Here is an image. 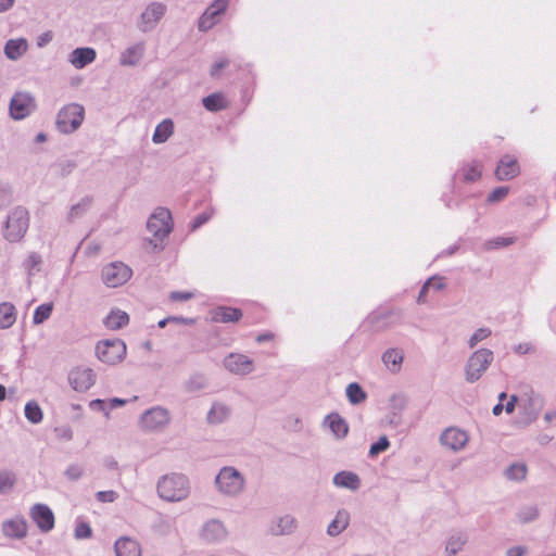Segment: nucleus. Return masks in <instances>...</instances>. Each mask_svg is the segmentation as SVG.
<instances>
[{"label": "nucleus", "instance_id": "nucleus-1", "mask_svg": "<svg viewBox=\"0 0 556 556\" xmlns=\"http://www.w3.org/2000/svg\"><path fill=\"white\" fill-rule=\"evenodd\" d=\"M189 481L184 475H165L157 482V493L167 502H180L189 495Z\"/></svg>", "mask_w": 556, "mask_h": 556}, {"label": "nucleus", "instance_id": "nucleus-2", "mask_svg": "<svg viewBox=\"0 0 556 556\" xmlns=\"http://www.w3.org/2000/svg\"><path fill=\"white\" fill-rule=\"evenodd\" d=\"M29 227V213L23 206L10 211L3 227V237L9 242H18Z\"/></svg>", "mask_w": 556, "mask_h": 556}, {"label": "nucleus", "instance_id": "nucleus-3", "mask_svg": "<svg viewBox=\"0 0 556 556\" xmlns=\"http://www.w3.org/2000/svg\"><path fill=\"white\" fill-rule=\"evenodd\" d=\"M85 118V109L78 103L64 105L58 113L56 127L64 134L74 132Z\"/></svg>", "mask_w": 556, "mask_h": 556}, {"label": "nucleus", "instance_id": "nucleus-4", "mask_svg": "<svg viewBox=\"0 0 556 556\" xmlns=\"http://www.w3.org/2000/svg\"><path fill=\"white\" fill-rule=\"evenodd\" d=\"M97 357L105 364L115 365L126 356V344L121 339L101 340L96 345Z\"/></svg>", "mask_w": 556, "mask_h": 556}, {"label": "nucleus", "instance_id": "nucleus-5", "mask_svg": "<svg viewBox=\"0 0 556 556\" xmlns=\"http://www.w3.org/2000/svg\"><path fill=\"white\" fill-rule=\"evenodd\" d=\"M216 484L220 492L236 495L243 490L244 480L235 468L224 467L216 477Z\"/></svg>", "mask_w": 556, "mask_h": 556}, {"label": "nucleus", "instance_id": "nucleus-6", "mask_svg": "<svg viewBox=\"0 0 556 556\" xmlns=\"http://www.w3.org/2000/svg\"><path fill=\"white\" fill-rule=\"evenodd\" d=\"M493 361V353L488 349L476 351L468 359L466 379L470 382L478 380Z\"/></svg>", "mask_w": 556, "mask_h": 556}, {"label": "nucleus", "instance_id": "nucleus-7", "mask_svg": "<svg viewBox=\"0 0 556 556\" xmlns=\"http://www.w3.org/2000/svg\"><path fill=\"white\" fill-rule=\"evenodd\" d=\"M172 214L164 207L156 208L147 223L148 230L159 240H163L172 231Z\"/></svg>", "mask_w": 556, "mask_h": 556}, {"label": "nucleus", "instance_id": "nucleus-8", "mask_svg": "<svg viewBox=\"0 0 556 556\" xmlns=\"http://www.w3.org/2000/svg\"><path fill=\"white\" fill-rule=\"evenodd\" d=\"M131 275V268L122 262H113L102 269L103 282L110 288H116L126 283Z\"/></svg>", "mask_w": 556, "mask_h": 556}, {"label": "nucleus", "instance_id": "nucleus-9", "mask_svg": "<svg viewBox=\"0 0 556 556\" xmlns=\"http://www.w3.org/2000/svg\"><path fill=\"white\" fill-rule=\"evenodd\" d=\"M36 109L35 99L27 92H16L10 102V115L14 119H23Z\"/></svg>", "mask_w": 556, "mask_h": 556}, {"label": "nucleus", "instance_id": "nucleus-10", "mask_svg": "<svg viewBox=\"0 0 556 556\" xmlns=\"http://www.w3.org/2000/svg\"><path fill=\"white\" fill-rule=\"evenodd\" d=\"M166 12V7L160 2L150 3L141 13L138 27L142 31L151 30L162 20Z\"/></svg>", "mask_w": 556, "mask_h": 556}, {"label": "nucleus", "instance_id": "nucleus-11", "mask_svg": "<svg viewBox=\"0 0 556 556\" xmlns=\"http://www.w3.org/2000/svg\"><path fill=\"white\" fill-rule=\"evenodd\" d=\"M29 516L41 532H49L54 528V514L46 504H35Z\"/></svg>", "mask_w": 556, "mask_h": 556}, {"label": "nucleus", "instance_id": "nucleus-12", "mask_svg": "<svg viewBox=\"0 0 556 556\" xmlns=\"http://www.w3.org/2000/svg\"><path fill=\"white\" fill-rule=\"evenodd\" d=\"M228 7V0H215L202 14L199 20V29L208 30L218 21V17L226 11Z\"/></svg>", "mask_w": 556, "mask_h": 556}, {"label": "nucleus", "instance_id": "nucleus-13", "mask_svg": "<svg viewBox=\"0 0 556 556\" xmlns=\"http://www.w3.org/2000/svg\"><path fill=\"white\" fill-rule=\"evenodd\" d=\"M520 174V166L514 155L505 154L498 161L495 168V177L498 180H510Z\"/></svg>", "mask_w": 556, "mask_h": 556}, {"label": "nucleus", "instance_id": "nucleus-14", "mask_svg": "<svg viewBox=\"0 0 556 556\" xmlns=\"http://www.w3.org/2000/svg\"><path fill=\"white\" fill-rule=\"evenodd\" d=\"M68 380L75 390L87 391L94 383V374L90 368L76 367L70 372Z\"/></svg>", "mask_w": 556, "mask_h": 556}, {"label": "nucleus", "instance_id": "nucleus-15", "mask_svg": "<svg viewBox=\"0 0 556 556\" xmlns=\"http://www.w3.org/2000/svg\"><path fill=\"white\" fill-rule=\"evenodd\" d=\"M225 367L236 375H248L253 370V362L247 355L231 353L224 361Z\"/></svg>", "mask_w": 556, "mask_h": 556}, {"label": "nucleus", "instance_id": "nucleus-16", "mask_svg": "<svg viewBox=\"0 0 556 556\" xmlns=\"http://www.w3.org/2000/svg\"><path fill=\"white\" fill-rule=\"evenodd\" d=\"M467 441V433L458 428H447L441 435L442 444L451 447L452 450H459L464 447Z\"/></svg>", "mask_w": 556, "mask_h": 556}, {"label": "nucleus", "instance_id": "nucleus-17", "mask_svg": "<svg viewBox=\"0 0 556 556\" xmlns=\"http://www.w3.org/2000/svg\"><path fill=\"white\" fill-rule=\"evenodd\" d=\"M116 556H141L140 544L128 536H123L115 542L114 545Z\"/></svg>", "mask_w": 556, "mask_h": 556}, {"label": "nucleus", "instance_id": "nucleus-18", "mask_svg": "<svg viewBox=\"0 0 556 556\" xmlns=\"http://www.w3.org/2000/svg\"><path fill=\"white\" fill-rule=\"evenodd\" d=\"M243 316L240 308L218 306L212 312V319L216 323H237Z\"/></svg>", "mask_w": 556, "mask_h": 556}, {"label": "nucleus", "instance_id": "nucleus-19", "mask_svg": "<svg viewBox=\"0 0 556 556\" xmlns=\"http://www.w3.org/2000/svg\"><path fill=\"white\" fill-rule=\"evenodd\" d=\"M27 522L23 518H16L3 522V533L9 538L22 539L27 533Z\"/></svg>", "mask_w": 556, "mask_h": 556}, {"label": "nucleus", "instance_id": "nucleus-20", "mask_svg": "<svg viewBox=\"0 0 556 556\" xmlns=\"http://www.w3.org/2000/svg\"><path fill=\"white\" fill-rule=\"evenodd\" d=\"M103 323L108 329L118 330L128 325L129 316L126 312L115 308L109 313Z\"/></svg>", "mask_w": 556, "mask_h": 556}, {"label": "nucleus", "instance_id": "nucleus-21", "mask_svg": "<svg viewBox=\"0 0 556 556\" xmlns=\"http://www.w3.org/2000/svg\"><path fill=\"white\" fill-rule=\"evenodd\" d=\"M94 59L96 51L92 48H77L72 52L70 61L76 68H83Z\"/></svg>", "mask_w": 556, "mask_h": 556}, {"label": "nucleus", "instance_id": "nucleus-22", "mask_svg": "<svg viewBox=\"0 0 556 556\" xmlns=\"http://www.w3.org/2000/svg\"><path fill=\"white\" fill-rule=\"evenodd\" d=\"M28 49V43L25 39H11L5 43L4 53L10 60H17Z\"/></svg>", "mask_w": 556, "mask_h": 556}, {"label": "nucleus", "instance_id": "nucleus-23", "mask_svg": "<svg viewBox=\"0 0 556 556\" xmlns=\"http://www.w3.org/2000/svg\"><path fill=\"white\" fill-rule=\"evenodd\" d=\"M350 522V515L345 510H339L334 519L330 522L327 529V533L331 536L340 534L346 529Z\"/></svg>", "mask_w": 556, "mask_h": 556}, {"label": "nucleus", "instance_id": "nucleus-24", "mask_svg": "<svg viewBox=\"0 0 556 556\" xmlns=\"http://www.w3.org/2000/svg\"><path fill=\"white\" fill-rule=\"evenodd\" d=\"M16 320L15 306L9 302L0 303V329H8Z\"/></svg>", "mask_w": 556, "mask_h": 556}, {"label": "nucleus", "instance_id": "nucleus-25", "mask_svg": "<svg viewBox=\"0 0 556 556\" xmlns=\"http://www.w3.org/2000/svg\"><path fill=\"white\" fill-rule=\"evenodd\" d=\"M173 132L174 123L172 122V119H164L155 127L152 140L154 143H163L167 141V139L173 135Z\"/></svg>", "mask_w": 556, "mask_h": 556}, {"label": "nucleus", "instance_id": "nucleus-26", "mask_svg": "<svg viewBox=\"0 0 556 556\" xmlns=\"http://www.w3.org/2000/svg\"><path fill=\"white\" fill-rule=\"evenodd\" d=\"M333 482L338 486L351 490H356L359 486L358 476L351 471H341L337 473L333 478Z\"/></svg>", "mask_w": 556, "mask_h": 556}, {"label": "nucleus", "instance_id": "nucleus-27", "mask_svg": "<svg viewBox=\"0 0 556 556\" xmlns=\"http://www.w3.org/2000/svg\"><path fill=\"white\" fill-rule=\"evenodd\" d=\"M202 103L207 111L212 112L228 108V101L223 93H212L203 98Z\"/></svg>", "mask_w": 556, "mask_h": 556}, {"label": "nucleus", "instance_id": "nucleus-28", "mask_svg": "<svg viewBox=\"0 0 556 556\" xmlns=\"http://www.w3.org/2000/svg\"><path fill=\"white\" fill-rule=\"evenodd\" d=\"M126 403L125 400L111 399V400H94L90 402V407L93 412L109 414V409L122 406Z\"/></svg>", "mask_w": 556, "mask_h": 556}, {"label": "nucleus", "instance_id": "nucleus-29", "mask_svg": "<svg viewBox=\"0 0 556 556\" xmlns=\"http://www.w3.org/2000/svg\"><path fill=\"white\" fill-rule=\"evenodd\" d=\"M500 402L493 407V414L500 415L503 410H505L506 414H511L514 412L515 405L517 403V396L511 395L509 399L507 397V394L505 392H502L498 395Z\"/></svg>", "mask_w": 556, "mask_h": 556}, {"label": "nucleus", "instance_id": "nucleus-30", "mask_svg": "<svg viewBox=\"0 0 556 556\" xmlns=\"http://www.w3.org/2000/svg\"><path fill=\"white\" fill-rule=\"evenodd\" d=\"M404 359V354L400 350H391L384 353V364L392 372H397Z\"/></svg>", "mask_w": 556, "mask_h": 556}, {"label": "nucleus", "instance_id": "nucleus-31", "mask_svg": "<svg viewBox=\"0 0 556 556\" xmlns=\"http://www.w3.org/2000/svg\"><path fill=\"white\" fill-rule=\"evenodd\" d=\"M482 174V165L480 163H470L463 167V179L467 182H473L480 179Z\"/></svg>", "mask_w": 556, "mask_h": 556}, {"label": "nucleus", "instance_id": "nucleus-32", "mask_svg": "<svg viewBox=\"0 0 556 556\" xmlns=\"http://www.w3.org/2000/svg\"><path fill=\"white\" fill-rule=\"evenodd\" d=\"M346 396L352 404H358L366 400L365 391L356 382H352L346 387Z\"/></svg>", "mask_w": 556, "mask_h": 556}, {"label": "nucleus", "instance_id": "nucleus-33", "mask_svg": "<svg viewBox=\"0 0 556 556\" xmlns=\"http://www.w3.org/2000/svg\"><path fill=\"white\" fill-rule=\"evenodd\" d=\"M52 311H53V303H45V304L39 305L35 309L34 315H33L34 324L40 325L43 321H46L51 316Z\"/></svg>", "mask_w": 556, "mask_h": 556}, {"label": "nucleus", "instance_id": "nucleus-34", "mask_svg": "<svg viewBox=\"0 0 556 556\" xmlns=\"http://www.w3.org/2000/svg\"><path fill=\"white\" fill-rule=\"evenodd\" d=\"M527 475V467L523 464H515L511 465L507 471L506 476L511 480H522Z\"/></svg>", "mask_w": 556, "mask_h": 556}, {"label": "nucleus", "instance_id": "nucleus-35", "mask_svg": "<svg viewBox=\"0 0 556 556\" xmlns=\"http://www.w3.org/2000/svg\"><path fill=\"white\" fill-rule=\"evenodd\" d=\"M329 428L338 438L345 437L349 431L345 419H331Z\"/></svg>", "mask_w": 556, "mask_h": 556}, {"label": "nucleus", "instance_id": "nucleus-36", "mask_svg": "<svg viewBox=\"0 0 556 556\" xmlns=\"http://www.w3.org/2000/svg\"><path fill=\"white\" fill-rule=\"evenodd\" d=\"M465 540L462 536H452L446 544L448 555H455L463 548Z\"/></svg>", "mask_w": 556, "mask_h": 556}, {"label": "nucleus", "instance_id": "nucleus-37", "mask_svg": "<svg viewBox=\"0 0 556 556\" xmlns=\"http://www.w3.org/2000/svg\"><path fill=\"white\" fill-rule=\"evenodd\" d=\"M434 283H438V289H442L444 287V283L442 281V279H439V278H430L429 280H427V282L422 286L420 292H419V295H418V302H425V296H426V293L430 290V288L434 285Z\"/></svg>", "mask_w": 556, "mask_h": 556}, {"label": "nucleus", "instance_id": "nucleus-38", "mask_svg": "<svg viewBox=\"0 0 556 556\" xmlns=\"http://www.w3.org/2000/svg\"><path fill=\"white\" fill-rule=\"evenodd\" d=\"M509 193L508 187H497L488 197L489 202H498L507 197Z\"/></svg>", "mask_w": 556, "mask_h": 556}, {"label": "nucleus", "instance_id": "nucleus-39", "mask_svg": "<svg viewBox=\"0 0 556 556\" xmlns=\"http://www.w3.org/2000/svg\"><path fill=\"white\" fill-rule=\"evenodd\" d=\"M490 334L491 330L489 328L478 329L469 339L470 348H473L478 342L486 339Z\"/></svg>", "mask_w": 556, "mask_h": 556}, {"label": "nucleus", "instance_id": "nucleus-40", "mask_svg": "<svg viewBox=\"0 0 556 556\" xmlns=\"http://www.w3.org/2000/svg\"><path fill=\"white\" fill-rule=\"evenodd\" d=\"M14 476L11 472H0V491L10 490L14 484Z\"/></svg>", "mask_w": 556, "mask_h": 556}, {"label": "nucleus", "instance_id": "nucleus-41", "mask_svg": "<svg viewBox=\"0 0 556 556\" xmlns=\"http://www.w3.org/2000/svg\"><path fill=\"white\" fill-rule=\"evenodd\" d=\"M91 534H92V530L88 523L81 522V523L77 525V527L75 529V536L77 539H88L91 536Z\"/></svg>", "mask_w": 556, "mask_h": 556}, {"label": "nucleus", "instance_id": "nucleus-42", "mask_svg": "<svg viewBox=\"0 0 556 556\" xmlns=\"http://www.w3.org/2000/svg\"><path fill=\"white\" fill-rule=\"evenodd\" d=\"M42 413L37 402L30 401L25 406V417H41Z\"/></svg>", "mask_w": 556, "mask_h": 556}, {"label": "nucleus", "instance_id": "nucleus-43", "mask_svg": "<svg viewBox=\"0 0 556 556\" xmlns=\"http://www.w3.org/2000/svg\"><path fill=\"white\" fill-rule=\"evenodd\" d=\"M213 216V211L210 210V211H205L201 214H199L193 223H192V226H191V229L192 230H195L198 229L199 227H201L202 225H204L207 220H210V218Z\"/></svg>", "mask_w": 556, "mask_h": 556}, {"label": "nucleus", "instance_id": "nucleus-44", "mask_svg": "<svg viewBox=\"0 0 556 556\" xmlns=\"http://www.w3.org/2000/svg\"><path fill=\"white\" fill-rule=\"evenodd\" d=\"M194 296L190 291H174L169 293V299L174 302L189 301Z\"/></svg>", "mask_w": 556, "mask_h": 556}, {"label": "nucleus", "instance_id": "nucleus-45", "mask_svg": "<svg viewBox=\"0 0 556 556\" xmlns=\"http://www.w3.org/2000/svg\"><path fill=\"white\" fill-rule=\"evenodd\" d=\"M89 205V200H83L81 202L77 203L76 205H73L70 211V218H75L86 212L87 207Z\"/></svg>", "mask_w": 556, "mask_h": 556}, {"label": "nucleus", "instance_id": "nucleus-46", "mask_svg": "<svg viewBox=\"0 0 556 556\" xmlns=\"http://www.w3.org/2000/svg\"><path fill=\"white\" fill-rule=\"evenodd\" d=\"M514 237H498L494 239L493 241H490L489 244L492 248H500V247H508L515 242Z\"/></svg>", "mask_w": 556, "mask_h": 556}, {"label": "nucleus", "instance_id": "nucleus-47", "mask_svg": "<svg viewBox=\"0 0 556 556\" xmlns=\"http://www.w3.org/2000/svg\"><path fill=\"white\" fill-rule=\"evenodd\" d=\"M116 496L117 495L114 491H100L97 493V498L103 503L113 502L115 501Z\"/></svg>", "mask_w": 556, "mask_h": 556}, {"label": "nucleus", "instance_id": "nucleus-48", "mask_svg": "<svg viewBox=\"0 0 556 556\" xmlns=\"http://www.w3.org/2000/svg\"><path fill=\"white\" fill-rule=\"evenodd\" d=\"M228 61L227 60H220L216 62L212 68H211V75L213 77H218L222 73V71L227 66Z\"/></svg>", "mask_w": 556, "mask_h": 556}, {"label": "nucleus", "instance_id": "nucleus-49", "mask_svg": "<svg viewBox=\"0 0 556 556\" xmlns=\"http://www.w3.org/2000/svg\"><path fill=\"white\" fill-rule=\"evenodd\" d=\"M536 515H538L536 509L533 507H530V508H528L527 513L520 514L519 518L522 522H527V521L534 519L536 517Z\"/></svg>", "mask_w": 556, "mask_h": 556}, {"label": "nucleus", "instance_id": "nucleus-50", "mask_svg": "<svg viewBox=\"0 0 556 556\" xmlns=\"http://www.w3.org/2000/svg\"><path fill=\"white\" fill-rule=\"evenodd\" d=\"M40 263L41 257L36 253L30 254L27 258V266L30 270L36 268Z\"/></svg>", "mask_w": 556, "mask_h": 556}, {"label": "nucleus", "instance_id": "nucleus-51", "mask_svg": "<svg viewBox=\"0 0 556 556\" xmlns=\"http://www.w3.org/2000/svg\"><path fill=\"white\" fill-rule=\"evenodd\" d=\"M10 201L9 190L0 185V208L3 207Z\"/></svg>", "mask_w": 556, "mask_h": 556}, {"label": "nucleus", "instance_id": "nucleus-52", "mask_svg": "<svg viewBox=\"0 0 556 556\" xmlns=\"http://www.w3.org/2000/svg\"><path fill=\"white\" fill-rule=\"evenodd\" d=\"M211 531H223V527L219 522H211L204 529V535L208 539V534Z\"/></svg>", "mask_w": 556, "mask_h": 556}, {"label": "nucleus", "instance_id": "nucleus-53", "mask_svg": "<svg viewBox=\"0 0 556 556\" xmlns=\"http://www.w3.org/2000/svg\"><path fill=\"white\" fill-rule=\"evenodd\" d=\"M380 452H382V438H380L376 443L371 445L369 455L377 456Z\"/></svg>", "mask_w": 556, "mask_h": 556}, {"label": "nucleus", "instance_id": "nucleus-54", "mask_svg": "<svg viewBox=\"0 0 556 556\" xmlns=\"http://www.w3.org/2000/svg\"><path fill=\"white\" fill-rule=\"evenodd\" d=\"M526 553L525 547L522 546H515L507 551V556H523Z\"/></svg>", "mask_w": 556, "mask_h": 556}, {"label": "nucleus", "instance_id": "nucleus-55", "mask_svg": "<svg viewBox=\"0 0 556 556\" xmlns=\"http://www.w3.org/2000/svg\"><path fill=\"white\" fill-rule=\"evenodd\" d=\"M167 413L163 408L156 407V408H152V409L144 412L143 417H147L148 415H155L156 417H163Z\"/></svg>", "mask_w": 556, "mask_h": 556}, {"label": "nucleus", "instance_id": "nucleus-56", "mask_svg": "<svg viewBox=\"0 0 556 556\" xmlns=\"http://www.w3.org/2000/svg\"><path fill=\"white\" fill-rule=\"evenodd\" d=\"M14 3V0H0V12L8 11Z\"/></svg>", "mask_w": 556, "mask_h": 556}, {"label": "nucleus", "instance_id": "nucleus-57", "mask_svg": "<svg viewBox=\"0 0 556 556\" xmlns=\"http://www.w3.org/2000/svg\"><path fill=\"white\" fill-rule=\"evenodd\" d=\"M50 40H51V35L49 33L43 34L41 37H39L38 46L42 47L43 45H46Z\"/></svg>", "mask_w": 556, "mask_h": 556}, {"label": "nucleus", "instance_id": "nucleus-58", "mask_svg": "<svg viewBox=\"0 0 556 556\" xmlns=\"http://www.w3.org/2000/svg\"><path fill=\"white\" fill-rule=\"evenodd\" d=\"M274 338L273 333H263V334H260L257 338H256V341L257 342H264V341H269Z\"/></svg>", "mask_w": 556, "mask_h": 556}, {"label": "nucleus", "instance_id": "nucleus-59", "mask_svg": "<svg viewBox=\"0 0 556 556\" xmlns=\"http://www.w3.org/2000/svg\"><path fill=\"white\" fill-rule=\"evenodd\" d=\"M5 395H7L5 387L0 384V401H3L5 399Z\"/></svg>", "mask_w": 556, "mask_h": 556}, {"label": "nucleus", "instance_id": "nucleus-60", "mask_svg": "<svg viewBox=\"0 0 556 556\" xmlns=\"http://www.w3.org/2000/svg\"><path fill=\"white\" fill-rule=\"evenodd\" d=\"M37 139H38V141H43L46 138H45V135H43V134H39V135L37 136Z\"/></svg>", "mask_w": 556, "mask_h": 556}, {"label": "nucleus", "instance_id": "nucleus-61", "mask_svg": "<svg viewBox=\"0 0 556 556\" xmlns=\"http://www.w3.org/2000/svg\"><path fill=\"white\" fill-rule=\"evenodd\" d=\"M216 413V406H214L211 410H210V414H208V417H212L213 414Z\"/></svg>", "mask_w": 556, "mask_h": 556}, {"label": "nucleus", "instance_id": "nucleus-62", "mask_svg": "<svg viewBox=\"0 0 556 556\" xmlns=\"http://www.w3.org/2000/svg\"><path fill=\"white\" fill-rule=\"evenodd\" d=\"M383 446H384V451L389 447V442H388L387 438H384Z\"/></svg>", "mask_w": 556, "mask_h": 556}, {"label": "nucleus", "instance_id": "nucleus-63", "mask_svg": "<svg viewBox=\"0 0 556 556\" xmlns=\"http://www.w3.org/2000/svg\"><path fill=\"white\" fill-rule=\"evenodd\" d=\"M430 289L439 290L438 289V283H434Z\"/></svg>", "mask_w": 556, "mask_h": 556}, {"label": "nucleus", "instance_id": "nucleus-64", "mask_svg": "<svg viewBox=\"0 0 556 556\" xmlns=\"http://www.w3.org/2000/svg\"><path fill=\"white\" fill-rule=\"evenodd\" d=\"M34 424L40 421L41 419H37V418H34V419H30Z\"/></svg>", "mask_w": 556, "mask_h": 556}]
</instances>
